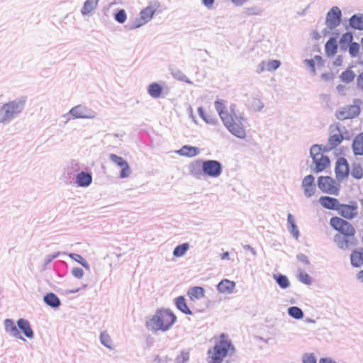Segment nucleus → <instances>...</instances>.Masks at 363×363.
Instances as JSON below:
<instances>
[{
    "label": "nucleus",
    "instance_id": "a18cd8bd",
    "mask_svg": "<svg viewBox=\"0 0 363 363\" xmlns=\"http://www.w3.org/2000/svg\"><path fill=\"white\" fill-rule=\"evenodd\" d=\"M126 13L123 9L120 10L116 15L115 19L120 23H123L126 21Z\"/></svg>",
    "mask_w": 363,
    "mask_h": 363
},
{
    "label": "nucleus",
    "instance_id": "4468645a",
    "mask_svg": "<svg viewBox=\"0 0 363 363\" xmlns=\"http://www.w3.org/2000/svg\"><path fill=\"white\" fill-rule=\"evenodd\" d=\"M341 21V11L337 7H333L328 13L326 16V23L330 28L337 27Z\"/></svg>",
    "mask_w": 363,
    "mask_h": 363
},
{
    "label": "nucleus",
    "instance_id": "4be33fe9",
    "mask_svg": "<svg viewBox=\"0 0 363 363\" xmlns=\"http://www.w3.org/2000/svg\"><path fill=\"white\" fill-rule=\"evenodd\" d=\"M187 295L191 301L198 300L204 297L205 291L201 286H194L189 289Z\"/></svg>",
    "mask_w": 363,
    "mask_h": 363
},
{
    "label": "nucleus",
    "instance_id": "f257e3e1",
    "mask_svg": "<svg viewBox=\"0 0 363 363\" xmlns=\"http://www.w3.org/2000/svg\"><path fill=\"white\" fill-rule=\"evenodd\" d=\"M215 107L228 130L234 135L244 138L246 135L245 119L236 112L235 107L227 109L223 100L216 101Z\"/></svg>",
    "mask_w": 363,
    "mask_h": 363
},
{
    "label": "nucleus",
    "instance_id": "7c9ffc66",
    "mask_svg": "<svg viewBox=\"0 0 363 363\" xmlns=\"http://www.w3.org/2000/svg\"><path fill=\"white\" fill-rule=\"evenodd\" d=\"M177 308L185 314H191V311L186 305V300L184 296H179L175 299Z\"/></svg>",
    "mask_w": 363,
    "mask_h": 363
},
{
    "label": "nucleus",
    "instance_id": "bb28decb",
    "mask_svg": "<svg viewBox=\"0 0 363 363\" xmlns=\"http://www.w3.org/2000/svg\"><path fill=\"white\" fill-rule=\"evenodd\" d=\"M99 0H86L82 9L83 15H88L91 13L97 7Z\"/></svg>",
    "mask_w": 363,
    "mask_h": 363
},
{
    "label": "nucleus",
    "instance_id": "5701e85b",
    "mask_svg": "<svg viewBox=\"0 0 363 363\" xmlns=\"http://www.w3.org/2000/svg\"><path fill=\"white\" fill-rule=\"evenodd\" d=\"M351 264L354 267H360L363 264V249L354 250L350 256Z\"/></svg>",
    "mask_w": 363,
    "mask_h": 363
},
{
    "label": "nucleus",
    "instance_id": "473e14b6",
    "mask_svg": "<svg viewBox=\"0 0 363 363\" xmlns=\"http://www.w3.org/2000/svg\"><path fill=\"white\" fill-rule=\"evenodd\" d=\"M350 26L358 30H363V17L354 15L350 20Z\"/></svg>",
    "mask_w": 363,
    "mask_h": 363
},
{
    "label": "nucleus",
    "instance_id": "7ed1b4c3",
    "mask_svg": "<svg viewBox=\"0 0 363 363\" xmlns=\"http://www.w3.org/2000/svg\"><path fill=\"white\" fill-rule=\"evenodd\" d=\"M234 351V346L227 335L221 334L219 340L208 351V363H222L224 358L232 354Z\"/></svg>",
    "mask_w": 363,
    "mask_h": 363
},
{
    "label": "nucleus",
    "instance_id": "f3484780",
    "mask_svg": "<svg viewBox=\"0 0 363 363\" xmlns=\"http://www.w3.org/2000/svg\"><path fill=\"white\" fill-rule=\"evenodd\" d=\"M319 202L323 208L329 210L337 211L340 205V203L337 199L328 196H320L319 199Z\"/></svg>",
    "mask_w": 363,
    "mask_h": 363
},
{
    "label": "nucleus",
    "instance_id": "4c0bfd02",
    "mask_svg": "<svg viewBox=\"0 0 363 363\" xmlns=\"http://www.w3.org/2000/svg\"><path fill=\"white\" fill-rule=\"evenodd\" d=\"M351 174L357 179H362L363 177V169L362 167L359 164L353 165Z\"/></svg>",
    "mask_w": 363,
    "mask_h": 363
},
{
    "label": "nucleus",
    "instance_id": "c756f323",
    "mask_svg": "<svg viewBox=\"0 0 363 363\" xmlns=\"http://www.w3.org/2000/svg\"><path fill=\"white\" fill-rule=\"evenodd\" d=\"M343 139L344 137L340 132L331 135L328 139V146L330 149L337 147L342 142Z\"/></svg>",
    "mask_w": 363,
    "mask_h": 363
},
{
    "label": "nucleus",
    "instance_id": "393cba45",
    "mask_svg": "<svg viewBox=\"0 0 363 363\" xmlns=\"http://www.w3.org/2000/svg\"><path fill=\"white\" fill-rule=\"evenodd\" d=\"M17 324L18 328L22 330V332L27 337L32 338L33 337V332L28 320L25 319H19Z\"/></svg>",
    "mask_w": 363,
    "mask_h": 363
},
{
    "label": "nucleus",
    "instance_id": "c9c22d12",
    "mask_svg": "<svg viewBox=\"0 0 363 363\" xmlns=\"http://www.w3.org/2000/svg\"><path fill=\"white\" fill-rule=\"evenodd\" d=\"M189 244L188 243H183L180 245L177 246L173 252V254L175 257H182L183 256L186 252L189 249Z\"/></svg>",
    "mask_w": 363,
    "mask_h": 363
},
{
    "label": "nucleus",
    "instance_id": "79ce46f5",
    "mask_svg": "<svg viewBox=\"0 0 363 363\" xmlns=\"http://www.w3.org/2000/svg\"><path fill=\"white\" fill-rule=\"evenodd\" d=\"M352 40H353V35L350 32H347V33H344L341 38H340V43L342 45H345V44H351L352 42Z\"/></svg>",
    "mask_w": 363,
    "mask_h": 363
},
{
    "label": "nucleus",
    "instance_id": "3c124183",
    "mask_svg": "<svg viewBox=\"0 0 363 363\" xmlns=\"http://www.w3.org/2000/svg\"><path fill=\"white\" fill-rule=\"evenodd\" d=\"M305 62L311 69L312 72H315V65L313 60H306Z\"/></svg>",
    "mask_w": 363,
    "mask_h": 363
},
{
    "label": "nucleus",
    "instance_id": "6ab92c4d",
    "mask_svg": "<svg viewBox=\"0 0 363 363\" xmlns=\"http://www.w3.org/2000/svg\"><path fill=\"white\" fill-rule=\"evenodd\" d=\"M190 358V354L189 351H181L176 357L174 363H187ZM159 363H172V360L170 359L165 358L160 359Z\"/></svg>",
    "mask_w": 363,
    "mask_h": 363
},
{
    "label": "nucleus",
    "instance_id": "49530a36",
    "mask_svg": "<svg viewBox=\"0 0 363 363\" xmlns=\"http://www.w3.org/2000/svg\"><path fill=\"white\" fill-rule=\"evenodd\" d=\"M302 359L303 363H316V359L313 354H305Z\"/></svg>",
    "mask_w": 363,
    "mask_h": 363
},
{
    "label": "nucleus",
    "instance_id": "9b49d317",
    "mask_svg": "<svg viewBox=\"0 0 363 363\" xmlns=\"http://www.w3.org/2000/svg\"><path fill=\"white\" fill-rule=\"evenodd\" d=\"M360 108L357 105H348L342 107L337 113L340 120L353 118L359 114Z\"/></svg>",
    "mask_w": 363,
    "mask_h": 363
},
{
    "label": "nucleus",
    "instance_id": "37998d69",
    "mask_svg": "<svg viewBox=\"0 0 363 363\" xmlns=\"http://www.w3.org/2000/svg\"><path fill=\"white\" fill-rule=\"evenodd\" d=\"M359 52V45L357 43H352L349 46V53L352 57H356Z\"/></svg>",
    "mask_w": 363,
    "mask_h": 363
},
{
    "label": "nucleus",
    "instance_id": "a19ab883",
    "mask_svg": "<svg viewBox=\"0 0 363 363\" xmlns=\"http://www.w3.org/2000/svg\"><path fill=\"white\" fill-rule=\"evenodd\" d=\"M101 341L106 347L109 348L112 347V341L107 333L103 332L101 333Z\"/></svg>",
    "mask_w": 363,
    "mask_h": 363
},
{
    "label": "nucleus",
    "instance_id": "a878e982",
    "mask_svg": "<svg viewBox=\"0 0 363 363\" xmlns=\"http://www.w3.org/2000/svg\"><path fill=\"white\" fill-rule=\"evenodd\" d=\"M325 53L328 57L335 55L337 50V43L335 38H330L325 46Z\"/></svg>",
    "mask_w": 363,
    "mask_h": 363
},
{
    "label": "nucleus",
    "instance_id": "0eeeda50",
    "mask_svg": "<svg viewBox=\"0 0 363 363\" xmlns=\"http://www.w3.org/2000/svg\"><path fill=\"white\" fill-rule=\"evenodd\" d=\"M21 111V106L19 104L11 101L4 104L0 111V122L4 123L10 120L14 115Z\"/></svg>",
    "mask_w": 363,
    "mask_h": 363
},
{
    "label": "nucleus",
    "instance_id": "b1692460",
    "mask_svg": "<svg viewBox=\"0 0 363 363\" xmlns=\"http://www.w3.org/2000/svg\"><path fill=\"white\" fill-rule=\"evenodd\" d=\"M235 283L228 279H223L218 284V289L221 293L230 294L235 288Z\"/></svg>",
    "mask_w": 363,
    "mask_h": 363
},
{
    "label": "nucleus",
    "instance_id": "72a5a7b5",
    "mask_svg": "<svg viewBox=\"0 0 363 363\" xmlns=\"http://www.w3.org/2000/svg\"><path fill=\"white\" fill-rule=\"evenodd\" d=\"M287 220L289 225V230L291 233L294 235V238H298L299 233L298 228L295 224L294 217L291 214H289Z\"/></svg>",
    "mask_w": 363,
    "mask_h": 363
},
{
    "label": "nucleus",
    "instance_id": "6e6552de",
    "mask_svg": "<svg viewBox=\"0 0 363 363\" xmlns=\"http://www.w3.org/2000/svg\"><path fill=\"white\" fill-rule=\"evenodd\" d=\"M203 173L211 177H218L221 174V164L216 160H206L202 164Z\"/></svg>",
    "mask_w": 363,
    "mask_h": 363
},
{
    "label": "nucleus",
    "instance_id": "f8f14e48",
    "mask_svg": "<svg viewBox=\"0 0 363 363\" xmlns=\"http://www.w3.org/2000/svg\"><path fill=\"white\" fill-rule=\"evenodd\" d=\"M354 235H335L334 242L342 250H347L355 245Z\"/></svg>",
    "mask_w": 363,
    "mask_h": 363
},
{
    "label": "nucleus",
    "instance_id": "4d7b16f0",
    "mask_svg": "<svg viewBox=\"0 0 363 363\" xmlns=\"http://www.w3.org/2000/svg\"><path fill=\"white\" fill-rule=\"evenodd\" d=\"M222 259H229V253L225 252L221 255Z\"/></svg>",
    "mask_w": 363,
    "mask_h": 363
},
{
    "label": "nucleus",
    "instance_id": "13d9d810",
    "mask_svg": "<svg viewBox=\"0 0 363 363\" xmlns=\"http://www.w3.org/2000/svg\"><path fill=\"white\" fill-rule=\"evenodd\" d=\"M357 278L359 281H361L362 282H363V270H361L358 274H357Z\"/></svg>",
    "mask_w": 363,
    "mask_h": 363
},
{
    "label": "nucleus",
    "instance_id": "f704fd0d",
    "mask_svg": "<svg viewBox=\"0 0 363 363\" xmlns=\"http://www.w3.org/2000/svg\"><path fill=\"white\" fill-rule=\"evenodd\" d=\"M5 328L9 331L13 336L18 337L19 334L14 323L9 319H6L4 323Z\"/></svg>",
    "mask_w": 363,
    "mask_h": 363
},
{
    "label": "nucleus",
    "instance_id": "e433bc0d",
    "mask_svg": "<svg viewBox=\"0 0 363 363\" xmlns=\"http://www.w3.org/2000/svg\"><path fill=\"white\" fill-rule=\"evenodd\" d=\"M288 313L291 317L296 319H301L303 317V311L301 308L296 306L290 307L288 309Z\"/></svg>",
    "mask_w": 363,
    "mask_h": 363
},
{
    "label": "nucleus",
    "instance_id": "c03bdc74",
    "mask_svg": "<svg viewBox=\"0 0 363 363\" xmlns=\"http://www.w3.org/2000/svg\"><path fill=\"white\" fill-rule=\"evenodd\" d=\"M70 113L74 117V118H84V115L82 111V108L79 106H75L72 108L70 110Z\"/></svg>",
    "mask_w": 363,
    "mask_h": 363
},
{
    "label": "nucleus",
    "instance_id": "09e8293b",
    "mask_svg": "<svg viewBox=\"0 0 363 363\" xmlns=\"http://www.w3.org/2000/svg\"><path fill=\"white\" fill-rule=\"evenodd\" d=\"M300 280L305 284H310L311 279L306 273H301L299 275Z\"/></svg>",
    "mask_w": 363,
    "mask_h": 363
},
{
    "label": "nucleus",
    "instance_id": "ea45409f",
    "mask_svg": "<svg viewBox=\"0 0 363 363\" xmlns=\"http://www.w3.org/2000/svg\"><path fill=\"white\" fill-rule=\"evenodd\" d=\"M276 280L277 284L279 285L280 287L282 289H286L289 286V281L287 279V277L284 275H279L276 277Z\"/></svg>",
    "mask_w": 363,
    "mask_h": 363
},
{
    "label": "nucleus",
    "instance_id": "dca6fc26",
    "mask_svg": "<svg viewBox=\"0 0 363 363\" xmlns=\"http://www.w3.org/2000/svg\"><path fill=\"white\" fill-rule=\"evenodd\" d=\"M302 187L306 197H311L314 195L315 191L314 177L311 174L306 176L302 181Z\"/></svg>",
    "mask_w": 363,
    "mask_h": 363
},
{
    "label": "nucleus",
    "instance_id": "aec40b11",
    "mask_svg": "<svg viewBox=\"0 0 363 363\" xmlns=\"http://www.w3.org/2000/svg\"><path fill=\"white\" fill-rule=\"evenodd\" d=\"M92 182L91 174L87 172H82L76 176V183L79 186L86 187Z\"/></svg>",
    "mask_w": 363,
    "mask_h": 363
},
{
    "label": "nucleus",
    "instance_id": "cd10ccee",
    "mask_svg": "<svg viewBox=\"0 0 363 363\" xmlns=\"http://www.w3.org/2000/svg\"><path fill=\"white\" fill-rule=\"evenodd\" d=\"M147 92L152 97L159 98L162 94V87L160 84L153 82L148 86Z\"/></svg>",
    "mask_w": 363,
    "mask_h": 363
},
{
    "label": "nucleus",
    "instance_id": "bf43d9fd",
    "mask_svg": "<svg viewBox=\"0 0 363 363\" xmlns=\"http://www.w3.org/2000/svg\"><path fill=\"white\" fill-rule=\"evenodd\" d=\"M199 113H200V116H201V117H202L205 121H206L208 122V121L206 120V118L204 117V116H203V110H202V108H199Z\"/></svg>",
    "mask_w": 363,
    "mask_h": 363
},
{
    "label": "nucleus",
    "instance_id": "680f3d73",
    "mask_svg": "<svg viewBox=\"0 0 363 363\" xmlns=\"http://www.w3.org/2000/svg\"><path fill=\"white\" fill-rule=\"evenodd\" d=\"M361 43H362V48H363V38L361 39Z\"/></svg>",
    "mask_w": 363,
    "mask_h": 363
},
{
    "label": "nucleus",
    "instance_id": "de8ad7c7",
    "mask_svg": "<svg viewBox=\"0 0 363 363\" xmlns=\"http://www.w3.org/2000/svg\"><path fill=\"white\" fill-rule=\"evenodd\" d=\"M72 274L74 277H75L77 279H81L83 277L84 275V271L80 267H74L72 270Z\"/></svg>",
    "mask_w": 363,
    "mask_h": 363
},
{
    "label": "nucleus",
    "instance_id": "f03ea898",
    "mask_svg": "<svg viewBox=\"0 0 363 363\" xmlns=\"http://www.w3.org/2000/svg\"><path fill=\"white\" fill-rule=\"evenodd\" d=\"M177 320V316L169 309L157 310L146 322L147 328L152 331L165 332L169 330Z\"/></svg>",
    "mask_w": 363,
    "mask_h": 363
},
{
    "label": "nucleus",
    "instance_id": "ddd939ff",
    "mask_svg": "<svg viewBox=\"0 0 363 363\" xmlns=\"http://www.w3.org/2000/svg\"><path fill=\"white\" fill-rule=\"evenodd\" d=\"M337 211L343 218L352 219L357 214V206L355 203L350 205L340 203Z\"/></svg>",
    "mask_w": 363,
    "mask_h": 363
},
{
    "label": "nucleus",
    "instance_id": "2f4dec72",
    "mask_svg": "<svg viewBox=\"0 0 363 363\" xmlns=\"http://www.w3.org/2000/svg\"><path fill=\"white\" fill-rule=\"evenodd\" d=\"M44 301L47 305L51 307H57L60 304L59 298L53 293H49L44 297Z\"/></svg>",
    "mask_w": 363,
    "mask_h": 363
},
{
    "label": "nucleus",
    "instance_id": "423d86ee",
    "mask_svg": "<svg viewBox=\"0 0 363 363\" xmlns=\"http://www.w3.org/2000/svg\"><path fill=\"white\" fill-rule=\"evenodd\" d=\"M331 227L337 231V235H354L355 230L352 225L340 217H333L330 220Z\"/></svg>",
    "mask_w": 363,
    "mask_h": 363
},
{
    "label": "nucleus",
    "instance_id": "39448f33",
    "mask_svg": "<svg viewBox=\"0 0 363 363\" xmlns=\"http://www.w3.org/2000/svg\"><path fill=\"white\" fill-rule=\"evenodd\" d=\"M318 186L322 192L335 196H337L340 190V184L329 176L319 177Z\"/></svg>",
    "mask_w": 363,
    "mask_h": 363
},
{
    "label": "nucleus",
    "instance_id": "20e7f679",
    "mask_svg": "<svg viewBox=\"0 0 363 363\" xmlns=\"http://www.w3.org/2000/svg\"><path fill=\"white\" fill-rule=\"evenodd\" d=\"M311 156L315 165V172H320L325 170L330 164L329 158L324 155L320 145H314L311 147Z\"/></svg>",
    "mask_w": 363,
    "mask_h": 363
},
{
    "label": "nucleus",
    "instance_id": "9d476101",
    "mask_svg": "<svg viewBox=\"0 0 363 363\" xmlns=\"http://www.w3.org/2000/svg\"><path fill=\"white\" fill-rule=\"evenodd\" d=\"M335 172L337 180H342L348 177L350 169L348 162L345 158L340 157L337 160Z\"/></svg>",
    "mask_w": 363,
    "mask_h": 363
},
{
    "label": "nucleus",
    "instance_id": "1a4fd4ad",
    "mask_svg": "<svg viewBox=\"0 0 363 363\" xmlns=\"http://www.w3.org/2000/svg\"><path fill=\"white\" fill-rule=\"evenodd\" d=\"M156 9L152 6H148L143 9L140 13V17L136 20L135 23L130 26V29H135L140 26L145 24L147 22L151 20L153 14L155 13Z\"/></svg>",
    "mask_w": 363,
    "mask_h": 363
},
{
    "label": "nucleus",
    "instance_id": "864d4df0",
    "mask_svg": "<svg viewBox=\"0 0 363 363\" xmlns=\"http://www.w3.org/2000/svg\"><path fill=\"white\" fill-rule=\"evenodd\" d=\"M214 2V0H203V4L208 8H211Z\"/></svg>",
    "mask_w": 363,
    "mask_h": 363
},
{
    "label": "nucleus",
    "instance_id": "5fc2aeb1",
    "mask_svg": "<svg viewBox=\"0 0 363 363\" xmlns=\"http://www.w3.org/2000/svg\"><path fill=\"white\" fill-rule=\"evenodd\" d=\"M319 363H335V362H334L333 360H332L330 359L323 358V359H320Z\"/></svg>",
    "mask_w": 363,
    "mask_h": 363
},
{
    "label": "nucleus",
    "instance_id": "2eb2a0df",
    "mask_svg": "<svg viewBox=\"0 0 363 363\" xmlns=\"http://www.w3.org/2000/svg\"><path fill=\"white\" fill-rule=\"evenodd\" d=\"M110 159L113 162L121 168L120 174V177L121 178H125L130 175V170L128 164L121 157L111 154L110 155Z\"/></svg>",
    "mask_w": 363,
    "mask_h": 363
},
{
    "label": "nucleus",
    "instance_id": "412c9836",
    "mask_svg": "<svg viewBox=\"0 0 363 363\" xmlns=\"http://www.w3.org/2000/svg\"><path fill=\"white\" fill-rule=\"evenodd\" d=\"M178 155L181 156L192 157L199 154L200 150L199 147L190 146V145H184L180 150L176 152Z\"/></svg>",
    "mask_w": 363,
    "mask_h": 363
},
{
    "label": "nucleus",
    "instance_id": "58836bf2",
    "mask_svg": "<svg viewBox=\"0 0 363 363\" xmlns=\"http://www.w3.org/2000/svg\"><path fill=\"white\" fill-rule=\"evenodd\" d=\"M355 74L351 70L343 72L340 76L342 80L345 82L350 83L354 79Z\"/></svg>",
    "mask_w": 363,
    "mask_h": 363
},
{
    "label": "nucleus",
    "instance_id": "6e6d98bb",
    "mask_svg": "<svg viewBox=\"0 0 363 363\" xmlns=\"http://www.w3.org/2000/svg\"><path fill=\"white\" fill-rule=\"evenodd\" d=\"M334 64L336 65V66H340L342 64V59L340 57H338L336 60L334 62Z\"/></svg>",
    "mask_w": 363,
    "mask_h": 363
},
{
    "label": "nucleus",
    "instance_id": "8fccbe9b",
    "mask_svg": "<svg viewBox=\"0 0 363 363\" xmlns=\"http://www.w3.org/2000/svg\"><path fill=\"white\" fill-rule=\"evenodd\" d=\"M357 86L363 90V72L357 77Z\"/></svg>",
    "mask_w": 363,
    "mask_h": 363
},
{
    "label": "nucleus",
    "instance_id": "a211bd4d",
    "mask_svg": "<svg viewBox=\"0 0 363 363\" xmlns=\"http://www.w3.org/2000/svg\"><path fill=\"white\" fill-rule=\"evenodd\" d=\"M352 147L354 155H363V132L354 138Z\"/></svg>",
    "mask_w": 363,
    "mask_h": 363
},
{
    "label": "nucleus",
    "instance_id": "603ef678",
    "mask_svg": "<svg viewBox=\"0 0 363 363\" xmlns=\"http://www.w3.org/2000/svg\"><path fill=\"white\" fill-rule=\"evenodd\" d=\"M69 257L74 259L75 260H77V262H79L80 263H82L81 259L82 260L83 259L82 256H80L79 255H77V254H71V255H69Z\"/></svg>",
    "mask_w": 363,
    "mask_h": 363
},
{
    "label": "nucleus",
    "instance_id": "052dcab7",
    "mask_svg": "<svg viewBox=\"0 0 363 363\" xmlns=\"http://www.w3.org/2000/svg\"><path fill=\"white\" fill-rule=\"evenodd\" d=\"M317 60L318 61H320L321 60V57L320 56H315V57Z\"/></svg>",
    "mask_w": 363,
    "mask_h": 363
},
{
    "label": "nucleus",
    "instance_id": "c85d7f7f",
    "mask_svg": "<svg viewBox=\"0 0 363 363\" xmlns=\"http://www.w3.org/2000/svg\"><path fill=\"white\" fill-rule=\"evenodd\" d=\"M280 61L276 60H269L268 62H262L260 64V71H273L277 69L280 66Z\"/></svg>",
    "mask_w": 363,
    "mask_h": 363
}]
</instances>
